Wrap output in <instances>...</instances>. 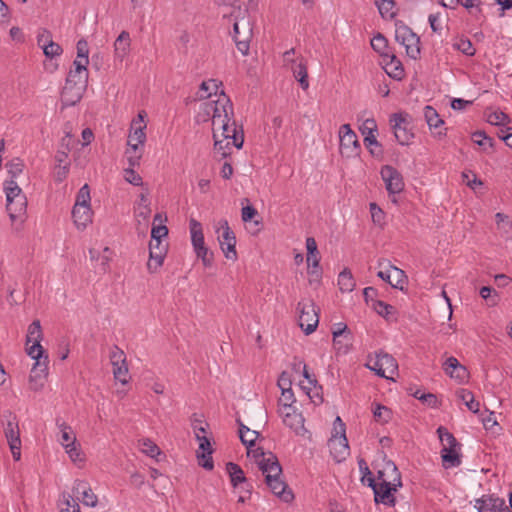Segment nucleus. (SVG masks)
<instances>
[{
  "mask_svg": "<svg viewBox=\"0 0 512 512\" xmlns=\"http://www.w3.org/2000/svg\"><path fill=\"white\" fill-rule=\"evenodd\" d=\"M328 446L333 459L340 463L344 461L350 453L348 440L346 437H331Z\"/></svg>",
  "mask_w": 512,
  "mask_h": 512,
  "instance_id": "nucleus-23",
  "label": "nucleus"
},
{
  "mask_svg": "<svg viewBox=\"0 0 512 512\" xmlns=\"http://www.w3.org/2000/svg\"><path fill=\"white\" fill-rule=\"evenodd\" d=\"M258 466L265 475V481L268 479V476H271V479L280 478L282 467L273 453L268 452L267 458L258 460Z\"/></svg>",
  "mask_w": 512,
  "mask_h": 512,
  "instance_id": "nucleus-21",
  "label": "nucleus"
},
{
  "mask_svg": "<svg viewBox=\"0 0 512 512\" xmlns=\"http://www.w3.org/2000/svg\"><path fill=\"white\" fill-rule=\"evenodd\" d=\"M6 209L12 221L22 218L26 214L27 199L26 196L6 200Z\"/></svg>",
  "mask_w": 512,
  "mask_h": 512,
  "instance_id": "nucleus-30",
  "label": "nucleus"
},
{
  "mask_svg": "<svg viewBox=\"0 0 512 512\" xmlns=\"http://www.w3.org/2000/svg\"><path fill=\"white\" fill-rule=\"evenodd\" d=\"M189 226L191 233V242L194 250L201 249L202 247L205 246L204 234L201 223L192 218L190 219Z\"/></svg>",
  "mask_w": 512,
  "mask_h": 512,
  "instance_id": "nucleus-32",
  "label": "nucleus"
},
{
  "mask_svg": "<svg viewBox=\"0 0 512 512\" xmlns=\"http://www.w3.org/2000/svg\"><path fill=\"white\" fill-rule=\"evenodd\" d=\"M375 4L378 7L381 16L394 17L395 13L392 11L394 7V0H375Z\"/></svg>",
  "mask_w": 512,
  "mask_h": 512,
  "instance_id": "nucleus-48",
  "label": "nucleus"
},
{
  "mask_svg": "<svg viewBox=\"0 0 512 512\" xmlns=\"http://www.w3.org/2000/svg\"><path fill=\"white\" fill-rule=\"evenodd\" d=\"M74 223L79 229H84L92 222V210L90 205L75 204L72 210Z\"/></svg>",
  "mask_w": 512,
  "mask_h": 512,
  "instance_id": "nucleus-29",
  "label": "nucleus"
},
{
  "mask_svg": "<svg viewBox=\"0 0 512 512\" xmlns=\"http://www.w3.org/2000/svg\"><path fill=\"white\" fill-rule=\"evenodd\" d=\"M164 259L165 258L162 257V252H155L154 248L150 247L149 260L147 262V270L149 273H156L163 265Z\"/></svg>",
  "mask_w": 512,
  "mask_h": 512,
  "instance_id": "nucleus-41",
  "label": "nucleus"
},
{
  "mask_svg": "<svg viewBox=\"0 0 512 512\" xmlns=\"http://www.w3.org/2000/svg\"><path fill=\"white\" fill-rule=\"evenodd\" d=\"M131 46L130 34L127 31H122L114 42L115 58L123 61L128 55Z\"/></svg>",
  "mask_w": 512,
  "mask_h": 512,
  "instance_id": "nucleus-31",
  "label": "nucleus"
},
{
  "mask_svg": "<svg viewBox=\"0 0 512 512\" xmlns=\"http://www.w3.org/2000/svg\"><path fill=\"white\" fill-rule=\"evenodd\" d=\"M150 213H151V209L149 207V204L138 205V207L135 209V217H136L138 223L140 224L141 220H143L145 228L147 227Z\"/></svg>",
  "mask_w": 512,
  "mask_h": 512,
  "instance_id": "nucleus-55",
  "label": "nucleus"
},
{
  "mask_svg": "<svg viewBox=\"0 0 512 512\" xmlns=\"http://www.w3.org/2000/svg\"><path fill=\"white\" fill-rule=\"evenodd\" d=\"M364 145L369 149L373 156L382 155V149L380 143L377 141L375 135L365 136Z\"/></svg>",
  "mask_w": 512,
  "mask_h": 512,
  "instance_id": "nucleus-49",
  "label": "nucleus"
},
{
  "mask_svg": "<svg viewBox=\"0 0 512 512\" xmlns=\"http://www.w3.org/2000/svg\"><path fill=\"white\" fill-rule=\"evenodd\" d=\"M333 334V343H338V338H343L345 341V347L349 346L351 341V333L347 328V325L343 323H338L336 327L332 331Z\"/></svg>",
  "mask_w": 512,
  "mask_h": 512,
  "instance_id": "nucleus-43",
  "label": "nucleus"
},
{
  "mask_svg": "<svg viewBox=\"0 0 512 512\" xmlns=\"http://www.w3.org/2000/svg\"><path fill=\"white\" fill-rule=\"evenodd\" d=\"M51 41H53L51 32L47 29H41L37 35L38 46L44 49Z\"/></svg>",
  "mask_w": 512,
  "mask_h": 512,
  "instance_id": "nucleus-64",
  "label": "nucleus"
},
{
  "mask_svg": "<svg viewBox=\"0 0 512 512\" xmlns=\"http://www.w3.org/2000/svg\"><path fill=\"white\" fill-rule=\"evenodd\" d=\"M24 162L19 158H14L11 161L6 163V168L8 170V173L11 176V180L19 176L24 169Z\"/></svg>",
  "mask_w": 512,
  "mask_h": 512,
  "instance_id": "nucleus-47",
  "label": "nucleus"
},
{
  "mask_svg": "<svg viewBox=\"0 0 512 512\" xmlns=\"http://www.w3.org/2000/svg\"><path fill=\"white\" fill-rule=\"evenodd\" d=\"M338 285L341 292H352L355 288L356 282L351 273V270L344 268L338 276Z\"/></svg>",
  "mask_w": 512,
  "mask_h": 512,
  "instance_id": "nucleus-34",
  "label": "nucleus"
},
{
  "mask_svg": "<svg viewBox=\"0 0 512 512\" xmlns=\"http://www.w3.org/2000/svg\"><path fill=\"white\" fill-rule=\"evenodd\" d=\"M395 39L399 44L405 47L407 56L414 60L420 56V39L411 28L406 25L397 26Z\"/></svg>",
  "mask_w": 512,
  "mask_h": 512,
  "instance_id": "nucleus-7",
  "label": "nucleus"
},
{
  "mask_svg": "<svg viewBox=\"0 0 512 512\" xmlns=\"http://www.w3.org/2000/svg\"><path fill=\"white\" fill-rule=\"evenodd\" d=\"M384 69L386 73L394 79L399 80L404 76V68L402 63L396 58L395 55L390 56V61L386 62Z\"/></svg>",
  "mask_w": 512,
  "mask_h": 512,
  "instance_id": "nucleus-36",
  "label": "nucleus"
},
{
  "mask_svg": "<svg viewBox=\"0 0 512 512\" xmlns=\"http://www.w3.org/2000/svg\"><path fill=\"white\" fill-rule=\"evenodd\" d=\"M280 415L283 418L284 424L296 433L304 430V418L291 404L284 403L280 409Z\"/></svg>",
  "mask_w": 512,
  "mask_h": 512,
  "instance_id": "nucleus-16",
  "label": "nucleus"
},
{
  "mask_svg": "<svg viewBox=\"0 0 512 512\" xmlns=\"http://www.w3.org/2000/svg\"><path fill=\"white\" fill-rule=\"evenodd\" d=\"M42 329L39 320H34L28 327L26 337V351L27 354L35 360V363L31 369L30 381L33 382L36 379H43L47 375V363L48 357L43 356L44 349L40 342L42 340Z\"/></svg>",
  "mask_w": 512,
  "mask_h": 512,
  "instance_id": "nucleus-1",
  "label": "nucleus"
},
{
  "mask_svg": "<svg viewBox=\"0 0 512 512\" xmlns=\"http://www.w3.org/2000/svg\"><path fill=\"white\" fill-rule=\"evenodd\" d=\"M290 69L295 77V79L299 82L301 88L303 90H307L309 88L308 81V72L306 61L303 57L297 58V60H291Z\"/></svg>",
  "mask_w": 512,
  "mask_h": 512,
  "instance_id": "nucleus-27",
  "label": "nucleus"
},
{
  "mask_svg": "<svg viewBox=\"0 0 512 512\" xmlns=\"http://www.w3.org/2000/svg\"><path fill=\"white\" fill-rule=\"evenodd\" d=\"M374 310L383 317H387L388 315L392 314L394 311V307L392 305H389L381 300L374 301L372 304Z\"/></svg>",
  "mask_w": 512,
  "mask_h": 512,
  "instance_id": "nucleus-59",
  "label": "nucleus"
},
{
  "mask_svg": "<svg viewBox=\"0 0 512 512\" xmlns=\"http://www.w3.org/2000/svg\"><path fill=\"white\" fill-rule=\"evenodd\" d=\"M65 449H66V452L69 455L70 459L73 462H82L83 461L82 453H81L80 449L76 446L75 443H70L69 445H67V447H65Z\"/></svg>",
  "mask_w": 512,
  "mask_h": 512,
  "instance_id": "nucleus-63",
  "label": "nucleus"
},
{
  "mask_svg": "<svg viewBox=\"0 0 512 512\" xmlns=\"http://www.w3.org/2000/svg\"><path fill=\"white\" fill-rule=\"evenodd\" d=\"M265 482L272 493L280 497L283 501L290 502L293 500L294 495L292 491L287 490V484L280 478L271 479V476H268V479Z\"/></svg>",
  "mask_w": 512,
  "mask_h": 512,
  "instance_id": "nucleus-28",
  "label": "nucleus"
},
{
  "mask_svg": "<svg viewBox=\"0 0 512 512\" xmlns=\"http://www.w3.org/2000/svg\"><path fill=\"white\" fill-rule=\"evenodd\" d=\"M299 326L308 335L314 332L319 323L318 310L311 299H303L298 302Z\"/></svg>",
  "mask_w": 512,
  "mask_h": 512,
  "instance_id": "nucleus-6",
  "label": "nucleus"
},
{
  "mask_svg": "<svg viewBox=\"0 0 512 512\" xmlns=\"http://www.w3.org/2000/svg\"><path fill=\"white\" fill-rule=\"evenodd\" d=\"M141 122H143V116L139 113L138 120H133L132 122L133 131H131L128 136V149L125 153L131 167L139 164V160L142 157V152L139 151V147H142L146 141V134L144 132L146 125H141Z\"/></svg>",
  "mask_w": 512,
  "mask_h": 512,
  "instance_id": "nucleus-5",
  "label": "nucleus"
},
{
  "mask_svg": "<svg viewBox=\"0 0 512 512\" xmlns=\"http://www.w3.org/2000/svg\"><path fill=\"white\" fill-rule=\"evenodd\" d=\"M109 358L113 367L114 378L122 384H127L129 381V371L125 352L117 345H114L110 350Z\"/></svg>",
  "mask_w": 512,
  "mask_h": 512,
  "instance_id": "nucleus-10",
  "label": "nucleus"
},
{
  "mask_svg": "<svg viewBox=\"0 0 512 512\" xmlns=\"http://www.w3.org/2000/svg\"><path fill=\"white\" fill-rule=\"evenodd\" d=\"M407 114L395 113L390 118L396 140L401 145H408L413 138V133L408 130Z\"/></svg>",
  "mask_w": 512,
  "mask_h": 512,
  "instance_id": "nucleus-14",
  "label": "nucleus"
},
{
  "mask_svg": "<svg viewBox=\"0 0 512 512\" xmlns=\"http://www.w3.org/2000/svg\"><path fill=\"white\" fill-rule=\"evenodd\" d=\"M197 257L202 260V263L205 267H211L213 264V252H211L208 247L204 246L201 249L194 250Z\"/></svg>",
  "mask_w": 512,
  "mask_h": 512,
  "instance_id": "nucleus-57",
  "label": "nucleus"
},
{
  "mask_svg": "<svg viewBox=\"0 0 512 512\" xmlns=\"http://www.w3.org/2000/svg\"><path fill=\"white\" fill-rule=\"evenodd\" d=\"M480 296L487 302L491 307L496 306L499 301V296L496 290L490 286H483L480 291Z\"/></svg>",
  "mask_w": 512,
  "mask_h": 512,
  "instance_id": "nucleus-45",
  "label": "nucleus"
},
{
  "mask_svg": "<svg viewBox=\"0 0 512 512\" xmlns=\"http://www.w3.org/2000/svg\"><path fill=\"white\" fill-rule=\"evenodd\" d=\"M214 150L220 152L222 158H226L229 155L227 149H230V145L232 141H227L219 138V135L215 133L214 135Z\"/></svg>",
  "mask_w": 512,
  "mask_h": 512,
  "instance_id": "nucleus-54",
  "label": "nucleus"
},
{
  "mask_svg": "<svg viewBox=\"0 0 512 512\" xmlns=\"http://www.w3.org/2000/svg\"><path fill=\"white\" fill-rule=\"evenodd\" d=\"M234 116L233 105L230 99L221 92L217 100H209L201 105L198 117L202 121H212L213 136L229 123Z\"/></svg>",
  "mask_w": 512,
  "mask_h": 512,
  "instance_id": "nucleus-2",
  "label": "nucleus"
},
{
  "mask_svg": "<svg viewBox=\"0 0 512 512\" xmlns=\"http://www.w3.org/2000/svg\"><path fill=\"white\" fill-rule=\"evenodd\" d=\"M406 280L407 277L403 270L390 265V280L387 283H389L393 288L402 290Z\"/></svg>",
  "mask_w": 512,
  "mask_h": 512,
  "instance_id": "nucleus-39",
  "label": "nucleus"
},
{
  "mask_svg": "<svg viewBox=\"0 0 512 512\" xmlns=\"http://www.w3.org/2000/svg\"><path fill=\"white\" fill-rule=\"evenodd\" d=\"M226 471L229 474L231 484L234 487L238 486L240 483L246 482V477L244 475V472L238 464L233 463V462H228L226 464Z\"/></svg>",
  "mask_w": 512,
  "mask_h": 512,
  "instance_id": "nucleus-37",
  "label": "nucleus"
},
{
  "mask_svg": "<svg viewBox=\"0 0 512 512\" xmlns=\"http://www.w3.org/2000/svg\"><path fill=\"white\" fill-rule=\"evenodd\" d=\"M360 131H361L362 135H364V137L374 135V132L377 131V123H376L375 119H373V118L366 119L363 122V124L360 126Z\"/></svg>",
  "mask_w": 512,
  "mask_h": 512,
  "instance_id": "nucleus-61",
  "label": "nucleus"
},
{
  "mask_svg": "<svg viewBox=\"0 0 512 512\" xmlns=\"http://www.w3.org/2000/svg\"><path fill=\"white\" fill-rule=\"evenodd\" d=\"M457 396L465 403V405L471 412H479L480 403L475 400L474 395L471 391L467 389H460L459 391H457Z\"/></svg>",
  "mask_w": 512,
  "mask_h": 512,
  "instance_id": "nucleus-38",
  "label": "nucleus"
},
{
  "mask_svg": "<svg viewBox=\"0 0 512 512\" xmlns=\"http://www.w3.org/2000/svg\"><path fill=\"white\" fill-rule=\"evenodd\" d=\"M221 82L215 79L203 81L200 85L199 91L197 92L198 99L210 98L213 94H217Z\"/></svg>",
  "mask_w": 512,
  "mask_h": 512,
  "instance_id": "nucleus-35",
  "label": "nucleus"
},
{
  "mask_svg": "<svg viewBox=\"0 0 512 512\" xmlns=\"http://www.w3.org/2000/svg\"><path fill=\"white\" fill-rule=\"evenodd\" d=\"M454 47L467 56H473L476 51L471 41L467 38L459 39L457 42L454 43Z\"/></svg>",
  "mask_w": 512,
  "mask_h": 512,
  "instance_id": "nucleus-53",
  "label": "nucleus"
},
{
  "mask_svg": "<svg viewBox=\"0 0 512 512\" xmlns=\"http://www.w3.org/2000/svg\"><path fill=\"white\" fill-rule=\"evenodd\" d=\"M5 437L9 444L13 459L19 461L21 458V440L18 423L15 418L11 419V413H9V419L7 420L4 427Z\"/></svg>",
  "mask_w": 512,
  "mask_h": 512,
  "instance_id": "nucleus-12",
  "label": "nucleus"
},
{
  "mask_svg": "<svg viewBox=\"0 0 512 512\" xmlns=\"http://www.w3.org/2000/svg\"><path fill=\"white\" fill-rule=\"evenodd\" d=\"M60 511L80 512V506L70 495L63 494V499L60 501Z\"/></svg>",
  "mask_w": 512,
  "mask_h": 512,
  "instance_id": "nucleus-46",
  "label": "nucleus"
},
{
  "mask_svg": "<svg viewBox=\"0 0 512 512\" xmlns=\"http://www.w3.org/2000/svg\"><path fill=\"white\" fill-rule=\"evenodd\" d=\"M240 25H241V22L240 21H237L234 23L233 25V31H234V41H235V44L237 46V49L243 54V55H247L248 54V51H249V43H250V38H251V28L249 27V23L248 22H244L242 23V28H243V39H240Z\"/></svg>",
  "mask_w": 512,
  "mask_h": 512,
  "instance_id": "nucleus-25",
  "label": "nucleus"
},
{
  "mask_svg": "<svg viewBox=\"0 0 512 512\" xmlns=\"http://www.w3.org/2000/svg\"><path fill=\"white\" fill-rule=\"evenodd\" d=\"M475 508L479 512H512L503 498L491 494L476 499Z\"/></svg>",
  "mask_w": 512,
  "mask_h": 512,
  "instance_id": "nucleus-15",
  "label": "nucleus"
},
{
  "mask_svg": "<svg viewBox=\"0 0 512 512\" xmlns=\"http://www.w3.org/2000/svg\"><path fill=\"white\" fill-rule=\"evenodd\" d=\"M443 369L451 378H455L460 382H464L469 377L467 368L460 364L457 358L453 356L446 359Z\"/></svg>",
  "mask_w": 512,
  "mask_h": 512,
  "instance_id": "nucleus-26",
  "label": "nucleus"
},
{
  "mask_svg": "<svg viewBox=\"0 0 512 512\" xmlns=\"http://www.w3.org/2000/svg\"><path fill=\"white\" fill-rule=\"evenodd\" d=\"M222 229V234L218 237L220 247L225 255V257L229 260L236 261L237 260V252H236V237L234 232L230 229L228 225V221L222 219L218 222L217 233Z\"/></svg>",
  "mask_w": 512,
  "mask_h": 512,
  "instance_id": "nucleus-8",
  "label": "nucleus"
},
{
  "mask_svg": "<svg viewBox=\"0 0 512 512\" xmlns=\"http://www.w3.org/2000/svg\"><path fill=\"white\" fill-rule=\"evenodd\" d=\"M223 140L232 141V145L237 149L242 148L244 143V133L242 126H237L235 120H232L221 129Z\"/></svg>",
  "mask_w": 512,
  "mask_h": 512,
  "instance_id": "nucleus-22",
  "label": "nucleus"
},
{
  "mask_svg": "<svg viewBox=\"0 0 512 512\" xmlns=\"http://www.w3.org/2000/svg\"><path fill=\"white\" fill-rule=\"evenodd\" d=\"M380 174L389 195H395L403 191L405 186L403 177L396 168L385 165L382 167Z\"/></svg>",
  "mask_w": 512,
  "mask_h": 512,
  "instance_id": "nucleus-13",
  "label": "nucleus"
},
{
  "mask_svg": "<svg viewBox=\"0 0 512 512\" xmlns=\"http://www.w3.org/2000/svg\"><path fill=\"white\" fill-rule=\"evenodd\" d=\"M196 439L199 441V449L202 450L201 453H197L199 465L206 470H212L214 464L211 457L213 450L210 440L205 435H200L198 432L196 433Z\"/></svg>",
  "mask_w": 512,
  "mask_h": 512,
  "instance_id": "nucleus-19",
  "label": "nucleus"
},
{
  "mask_svg": "<svg viewBox=\"0 0 512 512\" xmlns=\"http://www.w3.org/2000/svg\"><path fill=\"white\" fill-rule=\"evenodd\" d=\"M367 367L375 371L378 376L386 379H393V375L398 369L394 357L385 352L377 353L373 364H367Z\"/></svg>",
  "mask_w": 512,
  "mask_h": 512,
  "instance_id": "nucleus-9",
  "label": "nucleus"
},
{
  "mask_svg": "<svg viewBox=\"0 0 512 512\" xmlns=\"http://www.w3.org/2000/svg\"><path fill=\"white\" fill-rule=\"evenodd\" d=\"M42 50H43L44 55L47 58H54L56 56H60L63 52V49L61 48V46L54 41H51Z\"/></svg>",
  "mask_w": 512,
  "mask_h": 512,
  "instance_id": "nucleus-60",
  "label": "nucleus"
},
{
  "mask_svg": "<svg viewBox=\"0 0 512 512\" xmlns=\"http://www.w3.org/2000/svg\"><path fill=\"white\" fill-rule=\"evenodd\" d=\"M319 262H320V256H319V254H315V256H313L311 259L310 267H308V269H309L308 273L311 275V277H313V280H315V281H319V279L321 277V270L319 267ZM309 281L311 283L312 279H310Z\"/></svg>",
  "mask_w": 512,
  "mask_h": 512,
  "instance_id": "nucleus-58",
  "label": "nucleus"
},
{
  "mask_svg": "<svg viewBox=\"0 0 512 512\" xmlns=\"http://www.w3.org/2000/svg\"><path fill=\"white\" fill-rule=\"evenodd\" d=\"M77 57L73 61V66L77 67V64L81 65L83 69H87V65L89 64V48L88 42L85 39H80L77 42Z\"/></svg>",
  "mask_w": 512,
  "mask_h": 512,
  "instance_id": "nucleus-33",
  "label": "nucleus"
},
{
  "mask_svg": "<svg viewBox=\"0 0 512 512\" xmlns=\"http://www.w3.org/2000/svg\"><path fill=\"white\" fill-rule=\"evenodd\" d=\"M371 46L374 51L379 53L383 57H388L389 54L387 52L388 49V41L387 39L380 33L375 35L371 40Z\"/></svg>",
  "mask_w": 512,
  "mask_h": 512,
  "instance_id": "nucleus-42",
  "label": "nucleus"
},
{
  "mask_svg": "<svg viewBox=\"0 0 512 512\" xmlns=\"http://www.w3.org/2000/svg\"><path fill=\"white\" fill-rule=\"evenodd\" d=\"M373 415L377 422L384 424L391 420L392 412L388 407L376 404L375 408L373 409Z\"/></svg>",
  "mask_w": 512,
  "mask_h": 512,
  "instance_id": "nucleus-44",
  "label": "nucleus"
},
{
  "mask_svg": "<svg viewBox=\"0 0 512 512\" xmlns=\"http://www.w3.org/2000/svg\"><path fill=\"white\" fill-rule=\"evenodd\" d=\"M401 486H393L389 482H378L377 488L374 492V500L377 504L381 503L389 507H394L396 504V498L394 493L397 492Z\"/></svg>",
  "mask_w": 512,
  "mask_h": 512,
  "instance_id": "nucleus-18",
  "label": "nucleus"
},
{
  "mask_svg": "<svg viewBox=\"0 0 512 512\" xmlns=\"http://www.w3.org/2000/svg\"><path fill=\"white\" fill-rule=\"evenodd\" d=\"M472 139L474 143H476L479 146H483V149L486 151L487 146L489 148L493 147V140L492 138L488 137L484 131H476L472 134Z\"/></svg>",
  "mask_w": 512,
  "mask_h": 512,
  "instance_id": "nucleus-51",
  "label": "nucleus"
},
{
  "mask_svg": "<svg viewBox=\"0 0 512 512\" xmlns=\"http://www.w3.org/2000/svg\"><path fill=\"white\" fill-rule=\"evenodd\" d=\"M141 450L143 453L150 457H155L160 453L158 446L150 439H143L140 441Z\"/></svg>",
  "mask_w": 512,
  "mask_h": 512,
  "instance_id": "nucleus-56",
  "label": "nucleus"
},
{
  "mask_svg": "<svg viewBox=\"0 0 512 512\" xmlns=\"http://www.w3.org/2000/svg\"><path fill=\"white\" fill-rule=\"evenodd\" d=\"M437 433L442 443L441 458L444 468L448 469L459 466L461 464L459 442L454 435L443 426L437 429Z\"/></svg>",
  "mask_w": 512,
  "mask_h": 512,
  "instance_id": "nucleus-4",
  "label": "nucleus"
},
{
  "mask_svg": "<svg viewBox=\"0 0 512 512\" xmlns=\"http://www.w3.org/2000/svg\"><path fill=\"white\" fill-rule=\"evenodd\" d=\"M379 482H389L393 486H402L401 473L392 460L383 459L382 467L377 472Z\"/></svg>",
  "mask_w": 512,
  "mask_h": 512,
  "instance_id": "nucleus-17",
  "label": "nucleus"
},
{
  "mask_svg": "<svg viewBox=\"0 0 512 512\" xmlns=\"http://www.w3.org/2000/svg\"><path fill=\"white\" fill-rule=\"evenodd\" d=\"M72 491L77 499H81L84 505L89 507H95L97 505L98 498L87 482L83 480L75 481Z\"/></svg>",
  "mask_w": 512,
  "mask_h": 512,
  "instance_id": "nucleus-20",
  "label": "nucleus"
},
{
  "mask_svg": "<svg viewBox=\"0 0 512 512\" xmlns=\"http://www.w3.org/2000/svg\"><path fill=\"white\" fill-rule=\"evenodd\" d=\"M88 76V70L79 64L69 70L61 92L63 106H74L82 99L87 88Z\"/></svg>",
  "mask_w": 512,
  "mask_h": 512,
  "instance_id": "nucleus-3",
  "label": "nucleus"
},
{
  "mask_svg": "<svg viewBox=\"0 0 512 512\" xmlns=\"http://www.w3.org/2000/svg\"><path fill=\"white\" fill-rule=\"evenodd\" d=\"M340 151L346 157H352L358 154L360 147L359 141L349 124H343L339 130Z\"/></svg>",
  "mask_w": 512,
  "mask_h": 512,
  "instance_id": "nucleus-11",
  "label": "nucleus"
},
{
  "mask_svg": "<svg viewBox=\"0 0 512 512\" xmlns=\"http://www.w3.org/2000/svg\"><path fill=\"white\" fill-rule=\"evenodd\" d=\"M424 117L434 136L441 138L446 135V128L443 127L444 120L432 106H425Z\"/></svg>",
  "mask_w": 512,
  "mask_h": 512,
  "instance_id": "nucleus-24",
  "label": "nucleus"
},
{
  "mask_svg": "<svg viewBox=\"0 0 512 512\" xmlns=\"http://www.w3.org/2000/svg\"><path fill=\"white\" fill-rule=\"evenodd\" d=\"M5 192H6V200L19 198L20 196H25L22 193L21 188L18 186V184L14 180H10V181L6 182Z\"/></svg>",
  "mask_w": 512,
  "mask_h": 512,
  "instance_id": "nucleus-50",
  "label": "nucleus"
},
{
  "mask_svg": "<svg viewBox=\"0 0 512 512\" xmlns=\"http://www.w3.org/2000/svg\"><path fill=\"white\" fill-rule=\"evenodd\" d=\"M90 199V189L89 186L85 184L80 188L75 204L89 205Z\"/></svg>",
  "mask_w": 512,
  "mask_h": 512,
  "instance_id": "nucleus-62",
  "label": "nucleus"
},
{
  "mask_svg": "<svg viewBox=\"0 0 512 512\" xmlns=\"http://www.w3.org/2000/svg\"><path fill=\"white\" fill-rule=\"evenodd\" d=\"M60 430H61L60 443L64 447H67V445H69L70 443H76V437H75L74 433L72 432L71 427L67 426L65 423H62L60 425Z\"/></svg>",
  "mask_w": 512,
  "mask_h": 512,
  "instance_id": "nucleus-52",
  "label": "nucleus"
},
{
  "mask_svg": "<svg viewBox=\"0 0 512 512\" xmlns=\"http://www.w3.org/2000/svg\"><path fill=\"white\" fill-rule=\"evenodd\" d=\"M485 116L487 122L491 125L505 126L510 123L509 116L502 111H486Z\"/></svg>",
  "mask_w": 512,
  "mask_h": 512,
  "instance_id": "nucleus-40",
  "label": "nucleus"
}]
</instances>
